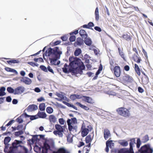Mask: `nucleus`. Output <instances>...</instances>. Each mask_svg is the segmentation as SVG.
Masks as SVG:
<instances>
[{"instance_id": "f257e3e1", "label": "nucleus", "mask_w": 153, "mask_h": 153, "mask_svg": "<svg viewBox=\"0 0 153 153\" xmlns=\"http://www.w3.org/2000/svg\"><path fill=\"white\" fill-rule=\"evenodd\" d=\"M19 147V140H15L12 143V146H10V150L8 152V149H4V152L5 153H19L18 148Z\"/></svg>"}, {"instance_id": "f03ea898", "label": "nucleus", "mask_w": 153, "mask_h": 153, "mask_svg": "<svg viewBox=\"0 0 153 153\" xmlns=\"http://www.w3.org/2000/svg\"><path fill=\"white\" fill-rule=\"evenodd\" d=\"M69 66L71 68V69L74 68L76 65L79 66L82 62L80 59L76 57H74L73 56H70L69 57Z\"/></svg>"}, {"instance_id": "7ed1b4c3", "label": "nucleus", "mask_w": 153, "mask_h": 153, "mask_svg": "<svg viewBox=\"0 0 153 153\" xmlns=\"http://www.w3.org/2000/svg\"><path fill=\"white\" fill-rule=\"evenodd\" d=\"M80 66L75 67L73 68L70 69L71 72L74 74L75 75L78 74H82L83 73V70L85 69V67L83 63L82 62Z\"/></svg>"}, {"instance_id": "20e7f679", "label": "nucleus", "mask_w": 153, "mask_h": 153, "mask_svg": "<svg viewBox=\"0 0 153 153\" xmlns=\"http://www.w3.org/2000/svg\"><path fill=\"white\" fill-rule=\"evenodd\" d=\"M138 151L140 153H152L153 149L151 147L150 144H147L142 146L138 149Z\"/></svg>"}, {"instance_id": "39448f33", "label": "nucleus", "mask_w": 153, "mask_h": 153, "mask_svg": "<svg viewBox=\"0 0 153 153\" xmlns=\"http://www.w3.org/2000/svg\"><path fill=\"white\" fill-rule=\"evenodd\" d=\"M118 113L120 115L125 117H128L130 115L129 111L124 108H120L117 110Z\"/></svg>"}, {"instance_id": "423d86ee", "label": "nucleus", "mask_w": 153, "mask_h": 153, "mask_svg": "<svg viewBox=\"0 0 153 153\" xmlns=\"http://www.w3.org/2000/svg\"><path fill=\"white\" fill-rule=\"evenodd\" d=\"M135 143V139L134 138L131 139L130 140V142L129 143V148H124L123 149L127 153H134V151L133 147L134 146V144Z\"/></svg>"}, {"instance_id": "0eeeda50", "label": "nucleus", "mask_w": 153, "mask_h": 153, "mask_svg": "<svg viewBox=\"0 0 153 153\" xmlns=\"http://www.w3.org/2000/svg\"><path fill=\"white\" fill-rule=\"evenodd\" d=\"M81 131V136L82 137H84L88 134L89 131H91V129H89L88 128H86L85 124L83 123L82 125Z\"/></svg>"}, {"instance_id": "6e6552de", "label": "nucleus", "mask_w": 153, "mask_h": 153, "mask_svg": "<svg viewBox=\"0 0 153 153\" xmlns=\"http://www.w3.org/2000/svg\"><path fill=\"white\" fill-rule=\"evenodd\" d=\"M21 117L23 118H25V119H26L27 118L30 117V119L31 121H32L35 120H36L38 118L37 114L36 115H29L27 114L25 112L21 115ZM27 120V119H26Z\"/></svg>"}, {"instance_id": "1a4fd4ad", "label": "nucleus", "mask_w": 153, "mask_h": 153, "mask_svg": "<svg viewBox=\"0 0 153 153\" xmlns=\"http://www.w3.org/2000/svg\"><path fill=\"white\" fill-rule=\"evenodd\" d=\"M59 47H55L53 48L52 55H54L55 57H57L58 56H61L62 54V51H59Z\"/></svg>"}, {"instance_id": "9d476101", "label": "nucleus", "mask_w": 153, "mask_h": 153, "mask_svg": "<svg viewBox=\"0 0 153 153\" xmlns=\"http://www.w3.org/2000/svg\"><path fill=\"white\" fill-rule=\"evenodd\" d=\"M20 80L21 82H22L27 85H30L32 82L31 79L27 77H21Z\"/></svg>"}, {"instance_id": "9b49d317", "label": "nucleus", "mask_w": 153, "mask_h": 153, "mask_svg": "<svg viewBox=\"0 0 153 153\" xmlns=\"http://www.w3.org/2000/svg\"><path fill=\"white\" fill-rule=\"evenodd\" d=\"M114 73L117 77H119L120 75V67L119 66H115L114 69Z\"/></svg>"}, {"instance_id": "f8f14e48", "label": "nucleus", "mask_w": 153, "mask_h": 153, "mask_svg": "<svg viewBox=\"0 0 153 153\" xmlns=\"http://www.w3.org/2000/svg\"><path fill=\"white\" fill-rule=\"evenodd\" d=\"M39 135H34L32 136V137L31 139H29L28 140L30 143L31 144H33L35 142H37L40 140V139H39L38 137Z\"/></svg>"}, {"instance_id": "ddd939ff", "label": "nucleus", "mask_w": 153, "mask_h": 153, "mask_svg": "<svg viewBox=\"0 0 153 153\" xmlns=\"http://www.w3.org/2000/svg\"><path fill=\"white\" fill-rule=\"evenodd\" d=\"M3 59L5 60L10 59V60L7 61V62L10 65H11L12 63L16 64L19 63V60L14 59H10L5 57H4Z\"/></svg>"}, {"instance_id": "4468645a", "label": "nucleus", "mask_w": 153, "mask_h": 153, "mask_svg": "<svg viewBox=\"0 0 153 153\" xmlns=\"http://www.w3.org/2000/svg\"><path fill=\"white\" fill-rule=\"evenodd\" d=\"M38 108V107L36 105L33 104L29 105L27 108V109L28 112H32L37 110Z\"/></svg>"}, {"instance_id": "2eb2a0df", "label": "nucleus", "mask_w": 153, "mask_h": 153, "mask_svg": "<svg viewBox=\"0 0 153 153\" xmlns=\"http://www.w3.org/2000/svg\"><path fill=\"white\" fill-rule=\"evenodd\" d=\"M94 26V23L92 22H90L87 24L84 25L82 27L84 28L88 29L94 30L92 27Z\"/></svg>"}, {"instance_id": "dca6fc26", "label": "nucleus", "mask_w": 153, "mask_h": 153, "mask_svg": "<svg viewBox=\"0 0 153 153\" xmlns=\"http://www.w3.org/2000/svg\"><path fill=\"white\" fill-rule=\"evenodd\" d=\"M84 40L83 39L80 37L78 38L76 40V42L74 43V45L75 47L76 46V45L80 46L83 44Z\"/></svg>"}, {"instance_id": "f3484780", "label": "nucleus", "mask_w": 153, "mask_h": 153, "mask_svg": "<svg viewBox=\"0 0 153 153\" xmlns=\"http://www.w3.org/2000/svg\"><path fill=\"white\" fill-rule=\"evenodd\" d=\"M82 96L77 94H73L71 95L70 98L71 100L74 101L76 99H81L82 98Z\"/></svg>"}, {"instance_id": "a211bd4d", "label": "nucleus", "mask_w": 153, "mask_h": 153, "mask_svg": "<svg viewBox=\"0 0 153 153\" xmlns=\"http://www.w3.org/2000/svg\"><path fill=\"white\" fill-rule=\"evenodd\" d=\"M37 116L38 118H41L42 119L45 118L47 117V115L46 113L43 111H39L37 114Z\"/></svg>"}, {"instance_id": "6ab92c4d", "label": "nucleus", "mask_w": 153, "mask_h": 153, "mask_svg": "<svg viewBox=\"0 0 153 153\" xmlns=\"http://www.w3.org/2000/svg\"><path fill=\"white\" fill-rule=\"evenodd\" d=\"M138 56H139L138 54L134 53L133 55L132 58L134 61L136 62L137 63H139L141 61V58Z\"/></svg>"}, {"instance_id": "aec40b11", "label": "nucleus", "mask_w": 153, "mask_h": 153, "mask_svg": "<svg viewBox=\"0 0 153 153\" xmlns=\"http://www.w3.org/2000/svg\"><path fill=\"white\" fill-rule=\"evenodd\" d=\"M60 56H58L57 57H55L54 58H50L49 59V60L50 61V63L51 65H56V62L58 59H59L60 58Z\"/></svg>"}, {"instance_id": "412c9836", "label": "nucleus", "mask_w": 153, "mask_h": 153, "mask_svg": "<svg viewBox=\"0 0 153 153\" xmlns=\"http://www.w3.org/2000/svg\"><path fill=\"white\" fill-rule=\"evenodd\" d=\"M82 97V98H84V99L82 100L83 101L91 104H92L94 102L93 101V100L91 98L88 96L83 95Z\"/></svg>"}, {"instance_id": "4be33fe9", "label": "nucleus", "mask_w": 153, "mask_h": 153, "mask_svg": "<svg viewBox=\"0 0 153 153\" xmlns=\"http://www.w3.org/2000/svg\"><path fill=\"white\" fill-rule=\"evenodd\" d=\"M84 39V42L85 45L88 46H90L91 45L92 41L90 37H87Z\"/></svg>"}, {"instance_id": "5701e85b", "label": "nucleus", "mask_w": 153, "mask_h": 153, "mask_svg": "<svg viewBox=\"0 0 153 153\" xmlns=\"http://www.w3.org/2000/svg\"><path fill=\"white\" fill-rule=\"evenodd\" d=\"M123 80L128 82H131L132 81V77L127 74H126L123 76Z\"/></svg>"}, {"instance_id": "b1692460", "label": "nucleus", "mask_w": 153, "mask_h": 153, "mask_svg": "<svg viewBox=\"0 0 153 153\" xmlns=\"http://www.w3.org/2000/svg\"><path fill=\"white\" fill-rule=\"evenodd\" d=\"M79 33L80 36L83 38L88 37V34L84 30L82 29L80 30L79 32Z\"/></svg>"}, {"instance_id": "393cba45", "label": "nucleus", "mask_w": 153, "mask_h": 153, "mask_svg": "<svg viewBox=\"0 0 153 153\" xmlns=\"http://www.w3.org/2000/svg\"><path fill=\"white\" fill-rule=\"evenodd\" d=\"M110 131L107 129H104V137L105 139L107 140L109 136L110 135Z\"/></svg>"}, {"instance_id": "a878e982", "label": "nucleus", "mask_w": 153, "mask_h": 153, "mask_svg": "<svg viewBox=\"0 0 153 153\" xmlns=\"http://www.w3.org/2000/svg\"><path fill=\"white\" fill-rule=\"evenodd\" d=\"M5 70L9 72H11L15 73V74L17 75L18 72L15 69L10 68L8 67H5L4 68Z\"/></svg>"}, {"instance_id": "bb28decb", "label": "nucleus", "mask_w": 153, "mask_h": 153, "mask_svg": "<svg viewBox=\"0 0 153 153\" xmlns=\"http://www.w3.org/2000/svg\"><path fill=\"white\" fill-rule=\"evenodd\" d=\"M67 123H71V124H75L77 123V119L76 117L72 118L71 119H68L67 120Z\"/></svg>"}, {"instance_id": "cd10ccee", "label": "nucleus", "mask_w": 153, "mask_h": 153, "mask_svg": "<svg viewBox=\"0 0 153 153\" xmlns=\"http://www.w3.org/2000/svg\"><path fill=\"white\" fill-rule=\"evenodd\" d=\"M118 143L122 146L124 147L127 146L128 145L127 141L125 140H120L118 141Z\"/></svg>"}, {"instance_id": "c85d7f7f", "label": "nucleus", "mask_w": 153, "mask_h": 153, "mask_svg": "<svg viewBox=\"0 0 153 153\" xmlns=\"http://www.w3.org/2000/svg\"><path fill=\"white\" fill-rule=\"evenodd\" d=\"M16 121L18 123L17 126H12L11 128L12 129V131H14L16 130H19V117H18L16 119Z\"/></svg>"}, {"instance_id": "c756f323", "label": "nucleus", "mask_w": 153, "mask_h": 153, "mask_svg": "<svg viewBox=\"0 0 153 153\" xmlns=\"http://www.w3.org/2000/svg\"><path fill=\"white\" fill-rule=\"evenodd\" d=\"M57 118L53 115H51L49 117V120L51 123H55L56 121Z\"/></svg>"}, {"instance_id": "7c9ffc66", "label": "nucleus", "mask_w": 153, "mask_h": 153, "mask_svg": "<svg viewBox=\"0 0 153 153\" xmlns=\"http://www.w3.org/2000/svg\"><path fill=\"white\" fill-rule=\"evenodd\" d=\"M121 37L123 38L124 39L127 41H129L131 39V36L127 34H123Z\"/></svg>"}, {"instance_id": "2f4dec72", "label": "nucleus", "mask_w": 153, "mask_h": 153, "mask_svg": "<svg viewBox=\"0 0 153 153\" xmlns=\"http://www.w3.org/2000/svg\"><path fill=\"white\" fill-rule=\"evenodd\" d=\"M56 129L59 131H64V128L63 127L59 124H56L55 125Z\"/></svg>"}, {"instance_id": "473e14b6", "label": "nucleus", "mask_w": 153, "mask_h": 153, "mask_svg": "<svg viewBox=\"0 0 153 153\" xmlns=\"http://www.w3.org/2000/svg\"><path fill=\"white\" fill-rule=\"evenodd\" d=\"M57 153H70V152L65 148L61 147L58 149Z\"/></svg>"}, {"instance_id": "72a5a7b5", "label": "nucleus", "mask_w": 153, "mask_h": 153, "mask_svg": "<svg viewBox=\"0 0 153 153\" xmlns=\"http://www.w3.org/2000/svg\"><path fill=\"white\" fill-rule=\"evenodd\" d=\"M142 82L143 84L147 85L149 82V78L147 76H144L142 78Z\"/></svg>"}, {"instance_id": "f704fd0d", "label": "nucleus", "mask_w": 153, "mask_h": 153, "mask_svg": "<svg viewBox=\"0 0 153 153\" xmlns=\"http://www.w3.org/2000/svg\"><path fill=\"white\" fill-rule=\"evenodd\" d=\"M134 67L135 72L138 75L140 76V71L139 66L137 64H134Z\"/></svg>"}, {"instance_id": "c9c22d12", "label": "nucleus", "mask_w": 153, "mask_h": 153, "mask_svg": "<svg viewBox=\"0 0 153 153\" xmlns=\"http://www.w3.org/2000/svg\"><path fill=\"white\" fill-rule=\"evenodd\" d=\"M112 142V140H108L106 143V145L108 146V147L111 149H112V146H114V143Z\"/></svg>"}, {"instance_id": "e433bc0d", "label": "nucleus", "mask_w": 153, "mask_h": 153, "mask_svg": "<svg viewBox=\"0 0 153 153\" xmlns=\"http://www.w3.org/2000/svg\"><path fill=\"white\" fill-rule=\"evenodd\" d=\"M95 15L96 21H98L99 20V9L98 7L96 8L95 11Z\"/></svg>"}, {"instance_id": "4c0bfd02", "label": "nucleus", "mask_w": 153, "mask_h": 153, "mask_svg": "<svg viewBox=\"0 0 153 153\" xmlns=\"http://www.w3.org/2000/svg\"><path fill=\"white\" fill-rule=\"evenodd\" d=\"M82 53V50L80 48L76 49L74 52V55L75 56H79Z\"/></svg>"}, {"instance_id": "58836bf2", "label": "nucleus", "mask_w": 153, "mask_h": 153, "mask_svg": "<svg viewBox=\"0 0 153 153\" xmlns=\"http://www.w3.org/2000/svg\"><path fill=\"white\" fill-rule=\"evenodd\" d=\"M76 104L78 105L79 107H80L86 110H89V108L86 106L82 105L81 103L79 102H77L76 103Z\"/></svg>"}, {"instance_id": "ea45409f", "label": "nucleus", "mask_w": 153, "mask_h": 153, "mask_svg": "<svg viewBox=\"0 0 153 153\" xmlns=\"http://www.w3.org/2000/svg\"><path fill=\"white\" fill-rule=\"evenodd\" d=\"M11 140V138L10 137L7 136L5 137L4 140V144H8L9 143Z\"/></svg>"}, {"instance_id": "a19ab883", "label": "nucleus", "mask_w": 153, "mask_h": 153, "mask_svg": "<svg viewBox=\"0 0 153 153\" xmlns=\"http://www.w3.org/2000/svg\"><path fill=\"white\" fill-rule=\"evenodd\" d=\"M45 105L44 103L40 104L39 106V108L40 111H43L45 110Z\"/></svg>"}, {"instance_id": "79ce46f5", "label": "nucleus", "mask_w": 153, "mask_h": 153, "mask_svg": "<svg viewBox=\"0 0 153 153\" xmlns=\"http://www.w3.org/2000/svg\"><path fill=\"white\" fill-rule=\"evenodd\" d=\"M85 142L86 143H89L91 142L92 139L91 138V135L90 134H89L85 138Z\"/></svg>"}, {"instance_id": "37998d69", "label": "nucleus", "mask_w": 153, "mask_h": 153, "mask_svg": "<svg viewBox=\"0 0 153 153\" xmlns=\"http://www.w3.org/2000/svg\"><path fill=\"white\" fill-rule=\"evenodd\" d=\"M52 104L56 106L57 107H60L61 108L65 109L66 108V107L63 106L62 104H59L57 102H56V103H54L53 102H52Z\"/></svg>"}, {"instance_id": "c03bdc74", "label": "nucleus", "mask_w": 153, "mask_h": 153, "mask_svg": "<svg viewBox=\"0 0 153 153\" xmlns=\"http://www.w3.org/2000/svg\"><path fill=\"white\" fill-rule=\"evenodd\" d=\"M46 111L47 113L51 114L53 112V110L51 107H48L46 108Z\"/></svg>"}, {"instance_id": "a18cd8bd", "label": "nucleus", "mask_w": 153, "mask_h": 153, "mask_svg": "<svg viewBox=\"0 0 153 153\" xmlns=\"http://www.w3.org/2000/svg\"><path fill=\"white\" fill-rule=\"evenodd\" d=\"M103 68L102 65L101 64H100V66L98 68V70L96 71L95 73V75H99L101 72V71L102 70Z\"/></svg>"}, {"instance_id": "49530a36", "label": "nucleus", "mask_w": 153, "mask_h": 153, "mask_svg": "<svg viewBox=\"0 0 153 153\" xmlns=\"http://www.w3.org/2000/svg\"><path fill=\"white\" fill-rule=\"evenodd\" d=\"M7 91L9 93L13 94L14 90L12 87L9 86L7 88Z\"/></svg>"}, {"instance_id": "de8ad7c7", "label": "nucleus", "mask_w": 153, "mask_h": 153, "mask_svg": "<svg viewBox=\"0 0 153 153\" xmlns=\"http://www.w3.org/2000/svg\"><path fill=\"white\" fill-rule=\"evenodd\" d=\"M56 95L58 97L60 98L61 99H62V100H66V99H65V98H66V99H67V97L66 96H64L63 95L61 94H60L59 93H56Z\"/></svg>"}, {"instance_id": "09e8293b", "label": "nucleus", "mask_w": 153, "mask_h": 153, "mask_svg": "<svg viewBox=\"0 0 153 153\" xmlns=\"http://www.w3.org/2000/svg\"><path fill=\"white\" fill-rule=\"evenodd\" d=\"M30 121L27 122L25 124H24L25 125L24 127H23V125L22 124L20 125V129H23L25 130L26 128V126L27 124H28Z\"/></svg>"}, {"instance_id": "8fccbe9b", "label": "nucleus", "mask_w": 153, "mask_h": 153, "mask_svg": "<svg viewBox=\"0 0 153 153\" xmlns=\"http://www.w3.org/2000/svg\"><path fill=\"white\" fill-rule=\"evenodd\" d=\"M136 144L137 148L138 149L139 148L141 144L140 140L139 138H138L137 139V143Z\"/></svg>"}, {"instance_id": "3c124183", "label": "nucleus", "mask_w": 153, "mask_h": 153, "mask_svg": "<svg viewBox=\"0 0 153 153\" xmlns=\"http://www.w3.org/2000/svg\"><path fill=\"white\" fill-rule=\"evenodd\" d=\"M118 51L119 54L121 57L124 60H125V57H124V54L122 51H121L120 49V48H118Z\"/></svg>"}, {"instance_id": "603ef678", "label": "nucleus", "mask_w": 153, "mask_h": 153, "mask_svg": "<svg viewBox=\"0 0 153 153\" xmlns=\"http://www.w3.org/2000/svg\"><path fill=\"white\" fill-rule=\"evenodd\" d=\"M39 68L44 71L47 72V68L45 65H41L39 67Z\"/></svg>"}, {"instance_id": "864d4df0", "label": "nucleus", "mask_w": 153, "mask_h": 153, "mask_svg": "<svg viewBox=\"0 0 153 153\" xmlns=\"http://www.w3.org/2000/svg\"><path fill=\"white\" fill-rule=\"evenodd\" d=\"M14 90L13 94L16 95L19 94V86L17 87L16 88L14 89Z\"/></svg>"}, {"instance_id": "5fc2aeb1", "label": "nucleus", "mask_w": 153, "mask_h": 153, "mask_svg": "<svg viewBox=\"0 0 153 153\" xmlns=\"http://www.w3.org/2000/svg\"><path fill=\"white\" fill-rule=\"evenodd\" d=\"M76 36L75 35H71L70 36L69 40L70 42H73L76 40Z\"/></svg>"}, {"instance_id": "6e6d98bb", "label": "nucleus", "mask_w": 153, "mask_h": 153, "mask_svg": "<svg viewBox=\"0 0 153 153\" xmlns=\"http://www.w3.org/2000/svg\"><path fill=\"white\" fill-rule=\"evenodd\" d=\"M143 142L145 143L149 140V137L148 135H145L143 138Z\"/></svg>"}, {"instance_id": "4d7b16f0", "label": "nucleus", "mask_w": 153, "mask_h": 153, "mask_svg": "<svg viewBox=\"0 0 153 153\" xmlns=\"http://www.w3.org/2000/svg\"><path fill=\"white\" fill-rule=\"evenodd\" d=\"M68 126V129L69 130L71 131H74L73 130V126L71 125V123H67Z\"/></svg>"}, {"instance_id": "13d9d810", "label": "nucleus", "mask_w": 153, "mask_h": 153, "mask_svg": "<svg viewBox=\"0 0 153 153\" xmlns=\"http://www.w3.org/2000/svg\"><path fill=\"white\" fill-rule=\"evenodd\" d=\"M67 141L70 143H71L72 142L73 140L72 137H70V134H68L67 136Z\"/></svg>"}, {"instance_id": "bf43d9fd", "label": "nucleus", "mask_w": 153, "mask_h": 153, "mask_svg": "<svg viewBox=\"0 0 153 153\" xmlns=\"http://www.w3.org/2000/svg\"><path fill=\"white\" fill-rule=\"evenodd\" d=\"M47 72L48 71L52 73L53 74H54V72L53 69L51 68V67L49 65H48L47 67Z\"/></svg>"}, {"instance_id": "052dcab7", "label": "nucleus", "mask_w": 153, "mask_h": 153, "mask_svg": "<svg viewBox=\"0 0 153 153\" xmlns=\"http://www.w3.org/2000/svg\"><path fill=\"white\" fill-rule=\"evenodd\" d=\"M20 147L25 152L27 153L28 152V149L24 146H22L20 145Z\"/></svg>"}, {"instance_id": "680f3d73", "label": "nucleus", "mask_w": 153, "mask_h": 153, "mask_svg": "<svg viewBox=\"0 0 153 153\" xmlns=\"http://www.w3.org/2000/svg\"><path fill=\"white\" fill-rule=\"evenodd\" d=\"M68 37L66 35H65L61 37V39L63 41H66L68 39Z\"/></svg>"}, {"instance_id": "e2e57ef3", "label": "nucleus", "mask_w": 153, "mask_h": 153, "mask_svg": "<svg viewBox=\"0 0 153 153\" xmlns=\"http://www.w3.org/2000/svg\"><path fill=\"white\" fill-rule=\"evenodd\" d=\"M59 122L61 125H62L64 124L65 120L63 118H60L59 119Z\"/></svg>"}, {"instance_id": "0e129e2a", "label": "nucleus", "mask_w": 153, "mask_h": 153, "mask_svg": "<svg viewBox=\"0 0 153 153\" xmlns=\"http://www.w3.org/2000/svg\"><path fill=\"white\" fill-rule=\"evenodd\" d=\"M48 56H50L51 55H52L53 48L50 47L48 49Z\"/></svg>"}, {"instance_id": "69168bd1", "label": "nucleus", "mask_w": 153, "mask_h": 153, "mask_svg": "<svg viewBox=\"0 0 153 153\" xmlns=\"http://www.w3.org/2000/svg\"><path fill=\"white\" fill-rule=\"evenodd\" d=\"M15 122V120H12L10 121L6 125V126H8L11 125L13 123Z\"/></svg>"}, {"instance_id": "338daca9", "label": "nucleus", "mask_w": 153, "mask_h": 153, "mask_svg": "<svg viewBox=\"0 0 153 153\" xmlns=\"http://www.w3.org/2000/svg\"><path fill=\"white\" fill-rule=\"evenodd\" d=\"M6 101L7 102H11L12 100V98L10 96H8L6 97Z\"/></svg>"}, {"instance_id": "774afa93", "label": "nucleus", "mask_w": 153, "mask_h": 153, "mask_svg": "<svg viewBox=\"0 0 153 153\" xmlns=\"http://www.w3.org/2000/svg\"><path fill=\"white\" fill-rule=\"evenodd\" d=\"M94 29L98 31L99 32H100L102 31V29L99 26H95L94 27Z\"/></svg>"}]
</instances>
